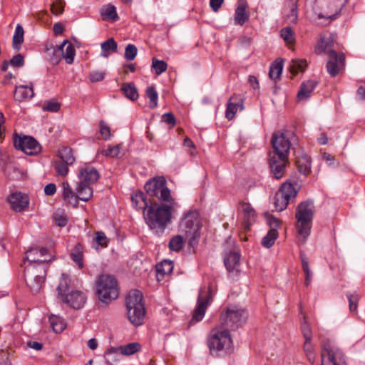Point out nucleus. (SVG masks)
Segmentation results:
<instances>
[{"label": "nucleus", "mask_w": 365, "mask_h": 365, "mask_svg": "<svg viewBox=\"0 0 365 365\" xmlns=\"http://www.w3.org/2000/svg\"><path fill=\"white\" fill-rule=\"evenodd\" d=\"M180 231L185 235L190 247H194L198 242L200 236V215L197 211H190L182 218Z\"/></svg>", "instance_id": "0eeeda50"}, {"label": "nucleus", "mask_w": 365, "mask_h": 365, "mask_svg": "<svg viewBox=\"0 0 365 365\" xmlns=\"http://www.w3.org/2000/svg\"><path fill=\"white\" fill-rule=\"evenodd\" d=\"M183 242V237L181 235L174 236L169 242V248L173 251L178 252L182 250Z\"/></svg>", "instance_id": "de8ad7c7"}, {"label": "nucleus", "mask_w": 365, "mask_h": 365, "mask_svg": "<svg viewBox=\"0 0 365 365\" xmlns=\"http://www.w3.org/2000/svg\"><path fill=\"white\" fill-rule=\"evenodd\" d=\"M307 66V63L306 60L297 58L292 61L289 69L292 73L296 74L299 71H304Z\"/></svg>", "instance_id": "79ce46f5"}, {"label": "nucleus", "mask_w": 365, "mask_h": 365, "mask_svg": "<svg viewBox=\"0 0 365 365\" xmlns=\"http://www.w3.org/2000/svg\"><path fill=\"white\" fill-rule=\"evenodd\" d=\"M54 255L51 250L44 247L31 249L26 253L24 258V265L27 264H45L53 259Z\"/></svg>", "instance_id": "4468645a"}, {"label": "nucleus", "mask_w": 365, "mask_h": 365, "mask_svg": "<svg viewBox=\"0 0 365 365\" xmlns=\"http://www.w3.org/2000/svg\"><path fill=\"white\" fill-rule=\"evenodd\" d=\"M152 68L155 70V73L159 76L167 70L168 64L163 60L153 58L152 61Z\"/></svg>", "instance_id": "49530a36"}, {"label": "nucleus", "mask_w": 365, "mask_h": 365, "mask_svg": "<svg viewBox=\"0 0 365 365\" xmlns=\"http://www.w3.org/2000/svg\"><path fill=\"white\" fill-rule=\"evenodd\" d=\"M101 56L103 58H108L110 53H115L117 51L118 44L115 41L114 38H110L106 41L101 43Z\"/></svg>", "instance_id": "c756f323"}, {"label": "nucleus", "mask_w": 365, "mask_h": 365, "mask_svg": "<svg viewBox=\"0 0 365 365\" xmlns=\"http://www.w3.org/2000/svg\"><path fill=\"white\" fill-rule=\"evenodd\" d=\"M173 269V262L170 260H163L157 266V271L163 274H168L172 272Z\"/></svg>", "instance_id": "3c124183"}, {"label": "nucleus", "mask_w": 365, "mask_h": 365, "mask_svg": "<svg viewBox=\"0 0 365 365\" xmlns=\"http://www.w3.org/2000/svg\"><path fill=\"white\" fill-rule=\"evenodd\" d=\"M58 157L61 161L66 163L67 165H72L75 162L72 150L68 147H63L59 149Z\"/></svg>", "instance_id": "f704fd0d"}, {"label": "nucleus", "mask_w": 365, "mask_h": 365, "mask_svg": "<svg viewBox=\"0 0 365 365\" xmlns=\"http://www.w3.org/2000/svg\"><path fill=\"white\" fill-rule=\"evenodd\" d=\"M120 353L124 356H130L134 354L141 349L140 344L138 342H132L125 345L118 346Z\"/></svg>", "instance_id": "473e14b6"}, {"label": "nucleus", "mask_w": 365, "mask_h": 365, "mask_svg": "<svg viewBox=\"0 0 365 365\" xmlns=\"http://www.w3.org/2000/svg\"><path fill=\"white\" fill-rule=\"evenodd\" d=\"M322 365H346L344 355L331 340L322 341Z\"/></svg>", "instance_id": "ddd939ff"}, {"label": "nucleus", "mask_w": 365, "mask_h": 365, "mask_svg": "<svg viewBox=\"0 0 365 365\" xmlns=\"http://www.w3.org/2000/svg\"><path fill=\"white\" fill-rule=\"evenodd\" d=\"M267 223L269 226L270 230H277L279 227V220L272 215H268L267 217Z\"/></svg>", "instance_id": "69168bd1"}, {"label": "nucleus", "mask_w": 365, "mask_h": 365, "mask_svg": "<svg viewBox=\"0 0 365 365\" xmlns=\"http://www.w3.org/2000/svg\"><path fill=\"white\" fill-rule=\"evenodd\" d=\"M51 9L53 14L60 15L63 11V4L61 1L57 0L56 1L51 7Z\"/></svg>", "instance_id": "680f3d73"}, {"label": "nucleus", "mask_w": 365, "mask_h": 365, "mask_svg": "<svg viewBox=\"0 0 365 365\" xmlns=\"http://www.w3.org/2000/svg\"><path fill=\"white\" fill-rule=\"evenodd\" d=\"M301 330L305 340H312V329L308 324L306 318H304V321L301 324Z\"/></svg>", "instance_id": "6e6d98bb"}, {"label": "nucleus", "mask_w": 365, "mask_h": 365, "mask_svg": "<svg viewBox=\"0 0 365 365\" xmlns=\"http://www.w3.org/2000/svg\"><path fill=\"white\" fill-rule=\"evenodd\" d=\"M61 108V104L56 101L46 102L43 106V110L49 112H57Z\"/></svg>", "instance_id": "13d9d810"}, {"label": "nucleus", "mask_w": 365, "mask_h": 365, "mask_svg": "<svg viewBox=\"0 0 365 365\" xmlns=\"http://www.w3.org/2000/svg\"><path fill=\"white\" fill-rule=\"evenodd\" d=\"M329 51L334 50V38L332 34L325 33L320 36L319 40L314 48V52L317 55L327 53L329 55Z\"/></svg>", "instance_id": "aec40b11"}, {"label": "nucleus", "mask_w": 365, "mask_h": 365, "mask_svg": "<svg viewBox=\"0 0 365 365\" xmlns=\"http://www.w3.org/2000/svg\"><path fill=\"white\" fill-rule=\"evenodd\" d=\"M132 204L137 209H145L148 203L145 201V195L142 192H136L131 197Z\"/></svg>", "instance_id": "e433bc0d"}, {"label": "nucleus", "mask_w": 365, "mask_h": 365, "mask_svg": "<svg viewBox=\"0 0 365 365\" xmlns=\"http://www.w3.org/2000/svg\"><path fill=\"white\" fill-rule=\"evenodd\" d=\"M99 176L96 168L88 165L80 168L78 173V182L91 185L98 181Z\"/></svg>", "instance_id": "6ab92c4d"}, {"label": "nucleus", "mask_w": 365, "mask_h": 365, "mask_svg": "<svg viewBox=\"0 0 365 365\" xmlns=\"http://www.w3.org/2000/svg\"><path fill=\"white\" fill-rule=\"evenodd\" d=\"M9 202L13 210L21 212L28 208L29 205V197L25 193L16 191L10 195Z\"/></svg>", "instance_id": "a211bd4d"}, {"label": "nucleus", "mask_w": 365, "mask_h": 365, "mask_svg": "<svg viewBox=\"0 0 365 365\" xmlns=\"http://www.w3.org/2000/svg\"><path fill=\"white\" fill-rule=\"evenodd\" d=\"M62 187L63 196L64 200L67 201L68 203L74 206H76L78 202L76 192H73L68 182H63L62 183Z\"/></svg>", "instance_id": "c85d7f7f"}, {"label": "nucleus", "mask_w": 365, "mask_h": 365, "mask_svg": "<svg viewBox=\"0 0 365 365\" xmlns=\"http://www.w3.org/2000/svg\"><path fill=\"white\" fill-rule=\"evenodd\" d=\"M232 98L230 99V101L227 103L226 111H225V116L228 120H232L236 113L238 110H241L243 109L242 104L240 103H233Z\"/></svg>", "instance_id": "c9c22d12"}, {"label": "nucleus", "mask_w": 365, "mask_h": 365, "mask_svg": "<svg viewBox=\"0 0 365 365\" xmlns=\"http://www.w3.org/2000/svg\"><path fill=\"white\" fill-rule=\"evenodd\" d=\"M68 165L61 160H56L53 163L55 170L61 176H66L68 173Z\"/></svg>", "instance_id": "603ef678"}, {"label": "nucleus", "mask_w": 365, "mask_h": 365, "mask_svg": "<svg viewBox=\"0 0 365 365\" xmlns=\"http://www.w3.org/2000/svg\"><path fill=\"white\" fill-rule=\"evenodd\" d=\"M283 69L282 61H275L270 66L269 76L272 79L279 78Z\"/></svg>", "instance_id": "a19ab883"}, {"label": "nucleus", "mask_w": 365, "mask_h": 365, "mask_svg": "<svg viewBox=\"0 0 365 365\" xmlns=\"http://www.w3.org/2000/svg\"><path fill=\"white\" fill-rule=\"evenodd\" d=\"M281 36L288 43H292L294 40L292 31L289 27L281 30Z\"/></svg>", "instance_id": "bf43d9fd"}, {"label": "nucleus", "mask_w": 365, "mask_h": 365, "mask_svg": "<svg viewBox=\"0 0 365 365\" xmlns=\"http://www.w3.org/2000/svg\"><path fill=\"white\" fill-rule=\"evenodd\" d=\"M146 96L150 99V107L154 108L158 106V95L155 88L150 86L146 90Z\"/></svg>", "instance_id": "09e8293b"}, {"label": "nucleus", "mask_w": 365, "mask_h": 365, "mask_svg": "<svg viewBox=\"0 0 365 365\" xmlns=\"http://www.w3.org/2000/svg\"><path fill=\"white\" fill-rule=\"evenodd\" d=\"M100 133L104 140H108L110 137V128L103 122H100Z\"/></svg>", "instance_id": "052dcab7"}, {"label": "nucleus", "mask_w": 365, "mask_h": 365, "mask_svg": "<svg viewBox=\"0 0 365 365\" xmlns=\"http://www.w3.org/2000/svg\"><path fill=\"white\" fill-rule=\"evenodd\" d=\"M241 210L244 215V225L245 228L248 229L255 220V212L247 203L242 204Z\"/></svg>", "instance_id": "cd10ccee"}, {"label": "nucleus", "mask_w": 365, "mask_h": 365, "mask_svg": "<svg viewBox=\"0 0 365 365\" xmlns=\"http://www.w3.org/2000/svg\"><path fill=\"white\" fill-rule=\"evenodd\" d=\"M14 144L16 149L21 150L29 155L37 154L41 150L39 143L31 136H16L14 138Z\"/></svg>", "instance_id": "dca6fc26"}, {"label": "nucleus", "mask_w": 365, "mask_h": 365, "mask_svg": "<svg viewBox=\"0 0 365 365\" xmlns=\"http://www.w3.org/2000/svg\"><path fill=\"white\" fill-rule=\"evenodd\" d=\"M76 191L78 197V200L87 202L93 196V190L92 185L89 184H85L83 182H78L76 187Z\"/></svg>", "instance_id": "a878e982"}, {"label": "nucleus", "mask_w": 365, "mask_h": 365, "mask_svg": "<svg viewBox=\"0 0 365 365\" xmlns=\"http://www.w3.org/2000/svg\"><path fill=\"white\" fill-rule=\"evenodd\" d=\"M119 354L120 353L118 347H110L107 349L104 353V358L106 363L110 365L116 362L118 360V356Z\"/></svg>", "instance_id": "ea45409f"}, {"label": "nucleus", "mask_w": 365, "mask_h": 365, "mask_svg": "<svg viewBox=\"0 0 365 365\" xmlns=\"http://www.w3.org/2000/svg\"><path fill=\"white\" fill-rule=\"evenodd\" d=\"M162 120L171 126H173L175 124V118L171 113H166L163 114L162 116Z\"/></svg>", "instance_id": "338daca9"}, {"label": "nucleus", "mask_w": 365, "mask_h": 365, "mask_svg": "<svg viewBox=\"0 0 365 365\" xmlns=\"http://www.w3.org/2000/svg\"><path fill=\"white\" fill-rule=\"evenodd\" d=\"M297 0H287L282 9L283 17L289 24H296L298 19Z\"/></svg>", "instance_id": "412c9836"}, {"label": "nucleus", "mask_w": 365, "mask_h": 365, "mask_svg": "<svg viewBox=\"0 0 365 365\" xmlns=\"http://www.w3.org/2000/svg\"><path fill=\"white\" fill-rule=\"evenodd\" d=\"M24 31L20 24L16 26L15 32L13 36V48L16 51H19L21 45L24 42Z\"/></svg>", "instance_id": "72a5a7b5"}, {"label": "nucleus", "mask_w": 365, "mask_h": 365, "mask_svg": "<svg viewBox=\"0 0 365 365\" xmlns=\"http://www.w3.org/2000/svg\"><path fill=\"white\" fill-rule=\"evenodd\" d=\"M318 84V81L315 80H309L303 82L301 85L300 90L297 93V98L299 101L307 100L312 91L314 90Z\"/></svg>", "instance_id": "393cba45"}, {"label": "nucleus", "mask_w": 365, "mask_h": 365, "mask_svg": "<svg viewBox=\"0 0 365 365\" xmlns=\"http://www.w3.org/2000/svg\"><path fill=\"white\" fill-rule=\"evenodd\" d=\"M122 91L125 96L132 101H135L138 98L137 89L132 83H124L122 86Z\"/></svg>", "instance_id": "58836bf2"}, {"label": "nucleus", "mask_w": 365, "mask_h": 365, "mask_svg": "<svg viewBox=\"0 0 365 365\" xmlns=\"http://www.w3.org/2000/svg\"><path fill=\"white\" fill-rule=\"evenodd\" d=\"M247 319V312L236 305L229 306L225 312L221 314V324L227 329H235L244 324Z\"/></svg>", "instance_id": "f8f14e48"}, {"label": "nucleus", "mask_w": 365, "mask_h": 365, "mask_svg": "<svg viewBox=\"0 0 365 365\" xmlns=\"http://www.w3.org/2000/svg\"><path fill=\"white\" fill-rule=\"evenodd\" d=\"M176 206L175 200H171L170 202L155 204L148 207L145 220L154 234L161 235L164 232L171 221L172 213Z\"/></svg>", "instance_id": "f03ea898"}, {"label": "nucleus", "mask_w": 365, "mask_h": 365, "mask_svg": "<svg viewBox=\"0 0 365 365\" xmlns=\"http://www.w3.org/2000/svg\"><path fill=\"white\" fill-rule=\"evenodd\" d=\"M46 274L45 264H27L25 265V280L34 292L40 291L44 283Z\"/></svg>", "instance_id": "9d476101"}, {"label": "nucleus", "mask_w": 365, "mask_h": 365, "mask_svg": "<svg viewBox=\"0 0 365 365\" xmlns=\"http://www.w3.org/2000/svg\"><path fill=\"white\" fill-rule=\"evenodd\" d=\"M137 53V47L133 44H128L125 49V58L127 61H133L136 57Z\"/></svg>", "instance_id": "5fc2aeb1"}, {"label": "nucleus", "mask_w": 365, "mask_h": 365, "mask_svg": "<svg viewBox=\"0 0 365 365\" xmlns=\"http://www.w3.org/2000/svg\"><path fill=\"white\" fill-rule=\"evenodd\" d=\"M212 300V294L210 291L208 293L205 290L200 289L197 298V304L194 310L191 322L201 321L205 314L207 306L210 304Z\"/></svg>", "instance_id": "f3484780"}, {"label": "nucleus", "mask_w": 365, "mask_h": 365, "mask_svg": "<svg viewBox=\"0 0 365 365\" xmlns=\"http://www.w3.org/2000/svg\"><path fill=\"white\" fill-rule=\"evenodd\" d=\"M207 344L210 354L217 356L221 352H227L230 349L232 341L228 329L217 327L211 330Z\"/></svg>", "instance_id": "39448f33"}, {"label": "nucleus", "mask_w": 365, "mask_h": 365, "mask_svg": "<svg viewBox=\"0 0 365 365\" xmlns=\"http://www.w3.org/2000/svg\"><path fill=\"white\" fill-rule=\"evenodd\" d=\"M301 259H302V269L306 274L305 285L309 286L312 281V272L309 267V264H308V261L307 260V259L303 255L301 256Z\"/></svg>", "instance_id": "864d4df0"}, {"label": "nucleus", "mask_w": 365, "mask_h": 365, "mask_svg": "<svg viewBox=\"0 0 365 365\" xmlns=\"http://www.w3.org/2000/svg\"><path fill=\"white\" fill-rule=\"evenodd\" d=\"M315 207L312 200L302 202L296 209L297 228L298 234L305 242L310 235Z\"/></svg>", "instance_id": "20e7f679"}, {"label": "nucleus", "mask_w": 365, "mask_h": 365, "mask_svg": "<svg viewBox=\"0 0 365 365\" xmlns=\"http://www.w3.org/2000/svg\"><path fill=\"white\" fill-rule=\"evenodd\" d=\"M70 282L68 275L62 274L57 287L58 298L75 309H81L86 303V297L81 291L71 288Z\"/></svg>", "instance_id": "7ed1b4c3"}, {"label": "nucleus", "mask_w": 365, "mask_h": 365, "mask_svg": "<svg viewBox=\"0 0 365 365\" xmlns=\"http://www.w3.org/2000/svg\"><path fill=\"white\" fill-rule=\"evenodd\" d=\"M359 296L356 294L348 295V299L349 302V309L351 312L356 309V302L358 300Z\"/></svg>", "instance_id": "774afa93"}, {"label": "nucleus", "mask_w": 365, "mask_h": 365, "mask_svg": "<svg viewBox=\"0 0 365 365\" xmlns=\"http://www.w3.org/2000/svg\"><path fill=\"white\" fill-rule=\"evenodd\" d=\"M96 288L98 297L103 302H111L118 296L117 281L111 275L99 276L96 282Z\"/></svg>", "instance_id": "6e6552de"}, {"label": "nucleus", "mask_w": 365, "mask_h": 365, "mask_svg": "<svg viewBox=\"0 0 365 365\" xmlns=\"http://www.w3.org/2000/svg\"><path fill=\"white\" fill-rule=\"evenodd\" d=\"M247 4L240 2L235 11V24L236 25L242 26L247 22L250 18L249 13L246 11Z\"/></svg>", "instance_id": "bb28decb"}, {"label": "nucleus", "mask_w": 365, "mask_h": 365, "mask_svg": "<svg viewBox=\"0 0 365 365\" xmlns=\"http://www.w3.org/2000/svg\"><path fill=\"white\" fill-rule=\"evenodd\" d=\"M345 56L343 53H336L335 51H329L327 56V70L331 77L339 74L344 68Z\"/></svg>", "instance_id": "2eb2a0df"}, {"label": "nucleus", "mask_w": 365, "mask_h": 365, "mask_svg": "<svg viewBox=\"0 0 365 365\" xmlns=\"http://www.w3.org/2000/svg\"><path fill=\"white\" fill-rule=\"evenodd\" d=\"M93 242L102 247H106L108 242V240L104 232H97L96 233V237L93 239Z\"/></svg>", "instance_id": "4d7b16f0"}, {"label": "nucleus", "mask_w": 365, "mask_h": 365, "mask_svg": "<svg viewBox=\"0 0 365 365\" xmlns=\"http://www.w3.org/2000/svg\"><path fill=\"white\" fill-rule=\"evenodd\" d=\"M105 77V73L101 71H94L90 73L89 79L92 82H98L102 81Z\"/></svg>", "instance_id": "e2e57ef3"}, {"label": "nucleus", "mask_w": 365, "mask_h": 365, "mask_svg": "<svg viewBox=\"0 0 365 365\" xmlns=\"http://www.w3.org/2000/svg\"><path fill=\"white\" fill-rule=\"evenodd\" d=\"M101 15L113 21H115L118 18L115 7L111 4L106 5L101 9Z\"/></svg>", "instance_id": "37998d69"}, {"label": "nucleus", "mask_w": 365, "mask_h": 365, "mask_svg": "<svg viewBox=\"0 0 365 365\" xmlns=\"http://www.w3.org/2000/svg\"><path fill=\"white\" fill-rule=\"evenodd\" d=\"M58 51L61 53V56L65 59L66 63L71 64L73 62L76 50L68 40H64L58 46Z\"/></svg>", "instance_id": "b1692460"}, {"label": "nucleus", "mask_w": 365, "mask_h": 365, "mask_svg": "<svg viewBox=\"0 0 365 365\" xmlns=\"http://www.w3.org/2000/svg\"><path fill=\"white\" fill-rule=\"evenodd\" d=\"M277 237H278L277 230H269V231L268 232L267 235L263 237L262 243L265 247L269 248L274 245Z\"/></svg>", "instance_id": "c03bdc74"}, {"label": "nucleus", "mask_w": 365, "mask_h": 365, "mask_svg": "<svg viewBox=\"0 0 365 365\" xmlns=\"http://www.w3.org/2000/svg\"><path fill=\"white\" fill-rule=\"evenodd\" d=\"M71 259L77 264L78 268L83 267L82 246L77 244L71 253Z\"/></svg>", "instance_id": "4c0bfd02"}, {"label": "nucleus", "mask_w": 365, "mask_h": 365, "mask_svg": "<svg viewBox=\"0 0 365 365\" xmlns=\"http://www.w3.org/2000/svg\"><path fill=\"white\" fill-rule=\"evenodd\" d=\"M9 63L12 66L21 67L24 64V57L21 54H16L10 60Z\"/></svg>", "instance_id": "0e129e2a"}, {"label": "nucleus", "mask_w": 365, "mask_h": 365, "mask_svg": "<svg viewBox=\"0 0 365 365\" xmlns=\"http://www.w3.org/2000/svg\"><path fill=\"white\" fill-rule=\"evenodd\" d=\"M121 147L120 145L115 146H110L106 150L98 152V154H102L106 157L117 158L120 153Z\"/></svg>", "instance_id": "8fccbe9b"}, {"label": "nucleus", "mask_w": 365, "mask_h": 365, "mask_svg": "<svg viewBox=\"0 0 365 365\" xmlns=\"http://www.w3.org/2000/svg\"><path fill=\"white\" fill-rule=\"evenodd\" d=\"M304 351L307 359L310 363H314L316 358L314 347L312 344V340H305L304 344Z\"/></svg>", "instance_id": "a18cd8bd"}, {"label": "nucleus", "mask_w": 365, "mask_h": 365, "mask_svg": "<svg viewBox=\"0 0 365 365\" xmlns=\"http://www.w3.org/2000/svg\"><path fill=\"white\" fill-rule=\"evenodd\" d=\"M240 254L237 250L227 252L224 257V264L229 272H238Z\"/></svg>", "instance_id": "4be33fe9"}, {"label": "nucleus", "mask_w": 365, "mask_h": 365, "mask_svg": "<svg viewBox=\"0 0 365 365\" xmlns=\"http://www.w3.org/2000/svg\"><path fill=\"white\" fill-rule=\"evenodd\" d=\"M49 322L53 331L56 333L62 332L66 327L64 319L57 315H51L49 317Z\"/></svg>", "instance_id": "2f4dec72"}, {"label": "nucleus", "mask_w": 365, "mask_h": 365, "mask_svg": "<svg viewBox=\"0 0 365 365\" xmlns=\"http://www.w3.org/2000/svg\"><path fill=\"white\" fill-rule=\"evenodd\" d=\"M299 189V185L295 180L292 182L289 180L283 183L274 197L275 210L281 212L286 209L288 204L295 199Z\"/></svg>", "instance_id": "1a4fd4ad"}, {"label": "nucleus", "mask_w": 365, "mask_h": 365, "mask_svg": "<svg viewBox=\"0 0 365 365\" xmlns=\"http://www.w3.org/2000/svg\"><path fill=\"white\" fill-rule=\"evenodd\" d=\"M145 190L150 197H155L161 203L170 202L175 199L171 196L170 190L166 185L164 177L159 176L148 181Z\"/></svg>", "instance_id": "9b49d317"}, {"label": "nucleus", "mask_w": 365, "mask_h": 365, "mask_svg": "<svg viewBox=\"0 0 365 365\" xmlns=\"http://www.w3.org/2000/svg\"><path fill=\"white\" fill-rule=\"evenodd\" d=\"M34 96V83L29 85H21L16 87L14 91V98L18 101H27L32 98Z\"/></svg>", "instance_id": "5701e85b"}, {"label": "nucleus", "mask_w": 365, "mask_h": 365, "mask_svg": "<svg viewBox=\"0 0 365 365\" xmlns=\"http://www.w3.org/2000/svg\"><path fill=\"white\" fill-rule=\"evenodd\" d=\"M125 305L129 321L134 326L141 325L145 314L142 293L136 289L130 291L126 297Z\"/></svg>", "instance_id": "423d86ee"}, {"label": "nucleus", "mask_w": 365, "mask_h": 365, "mask_svg": "<svg viewBox=\"0 0 365 365\" xmlns=\"http://www.w3.org/2000/svg\"><path fill=\"white\" fill-rule=\"evenodd\" d=\"M297 165L300 173L307 175L311 171V160L307 155H302L297 160Z\"/></svg>", "instance_id": "7c9ffc66"}, {"label": "nucleus", "mask_w": 365, "mask_h": 365, "mask_svg": "<svg viewBox=\"0 0 365 365\" xmlns=\"http://www.w3.org/2000/svg\"><path fill=\"white\" fill-rule=\"evenodd\" d=\"M292 137L294 134L289 130L278 131L272 135L273 150L269 153V166L276 179L282 178L284 173Z\"/></svg>", "instance_id": "f257e3e1"}]
</instances>
